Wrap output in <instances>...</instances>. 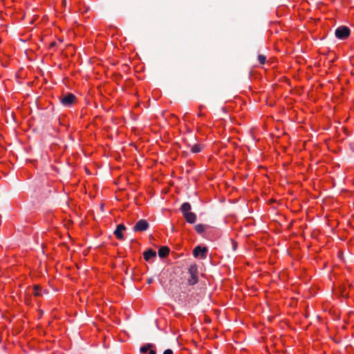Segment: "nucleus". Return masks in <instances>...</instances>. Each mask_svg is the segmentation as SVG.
I'll return each instance as SVG.
<instances>
[{
    "label": "nucleus",
    "instance_id": "12",
    "mask_svg": "<svg viewBox=\"0 0 354 354\" xmlns=\"http://www.w3.org/2000/svg\"><path fill=\"white\" fill-rule=\"evenodd\" d=\"M201 146L199 144H196L192 147L191 151L192 153H198L201 151Z\"/></svg>",
    "mask_w": 354,
    "mask_h": 354
},
{
    "label": "nucleus",
    "instance_id": "18",
    "mask_svg": "<svg viewBox=\"0 0 354 354\" xmlns=\"http://www.w3.org/2000/svg\"><path fill=\"white\" fill-rule=\"evenodd\" d=\"M198 115H199V116H201V115H202V113H198Z\"/></svg>",
    "mask_w": 354,
    "mask_h": 354
},
{
    "label": "nucleus",
    "instance_id": "7",
    "mask_svg": "<svg viewBox=\"0 0 354 354\" xmlns=\"http://www.w3.org/2000/svg\"><path fill=\"white\" fill-rule=\"evenodd\" d=\"M155 348H156V346L154 344H151V343H147V344L142 345L140 347V351L141 353H143V354H145V353L156 354V351Z\"/></svg>",
    "mask_w": 354,
    "mask_h": 354
},
{
    "label": "nucleus",
    "instance_id": "15",
    "mask_svg": "<svg viewBox=\"0 0 354 354\" xmlns=\"http://www.w3.org/2000/svg\"><path fill=\"white\" fill-rule=\"evenodd\" d=\"M163 354H174V352L171 349L168 348L163 352Z\"/></svg>",
    "mask_w": 354,
    "mask_h": 354
},
{
    "label": "nucleus",
    "instance_id": "14",
    "mask_svg": "<svg viewBox=\"0 0 354 354\" xmlns=\"http://www.w3.org/2000/svg\"><path fill=\"white\" fill-rule=\"evenodd\" d=\"M258 60L261 64H264L266 61V57L263 55H259Z\"/></svg>",
    "mask_w": 354,
    "mask_h": 354
},
{
    "label": "nucleus",
    "instance_id": "13",
    "mask_svg": "<svg viewBox=\"0 0 354 354\" xmlns=\"http://www.w3.org/2000/svg\"><path fill=\"white\" fill-rule=\"evenodd\" d=\"M41 288L38 286H35L33 288V293L35 296L38 297L41 295Z\"/></svg>",
    "mask_w": 354,
    "mask_h": 354
},
{
    "label": "nucleus",
    "instance_id": "2",
    "mask_svg": "<svg viewBox=\"0 0 354 354\" xmlns=\"http://www.w3.org/2000/svg\"><path fill=\"white\" fill-rule=\"evenodd\" d=\"M189 277L187 279V283L189 286H194L198 281V266L195 263L190 265L188 268Z\"/></svg>",
    "mask_w": 354,
    "mask_h": 354
},
{
    "label": "nucleus",
    "instance_id": "17",
    "mask_svg": "<svg viewBox=\"0 0 354 354\" xmlns=\"http://www.w3.org/2000/svg\"><path fill=\"white\" fill-rule=\"evenodd\" d=\"M152 281H153V279L150 278V279H148L147 283H151Z\"/></svg>",
    "mask_w": 354,
    "mask_h": 354
},
{
    "label": "nucleus",
    "instance_id": "5",
    "mask_svg": "<svg viewBox=\"0 0 354 354\" xmlns=\"http://www.w3.org/2000/svg\"><path fill=\"white\" fill-rule=\"evenodd\" d=\"M208 248L207 247L196 246L193 250V255L195 258L201 257L202 259L207 258Z\"/></svg>",
    "mask_w": 354,
    "mask_h": 354
},
{
    "label": "nucleus",
    "instance_id": "10",
    "mask_svg": "<svg viewBox=\"0 0 354 354\" xmlns=\"http://www.w3.org/2000/svg\"><path fill=\"white\" fill-rule=\"evenodd\" d=\"M143 257L145 260L148 261L151 258L156 257V252L152 249H148L143 253Z\"/></svg>",
    "mask_w": 354,
    "mask_h": 354
},
{
    "label": "nucleus",
    "instance_id": "9",
    "mask_svg": "<svg viewBox=\"0 0 354 354\" xmlns=\"http://www.w3.org/2000/svg\"><path fill=\"white\" fill-rule=\"evenodd\" d=\"M196 232L202 235L208 228H209V225L205 224H197L194 227Z\"/></svg>",
    "mask_w": 354,
    "mask_h": 354
},
{
    "label": "nucleus",
    "instance_id": "16",
    "mask_svg": "<svg viewBox=\"0 0 354 354\" xmlns=\"http://www.w3.org/2000/svg\"><path fill=\"white\" fill-rule=\"evenodd\" d=\"M56 42L55 41H52L50 44V48H53L56 46Z\"/></svg>",
    "mask_w": 354,
    "mask_h": 354
},
{
    "label": "nucleus",
    "instance_id": "6",
    "mask_svg": "<svg viewBox=\"0 0 354 354\" xmlns=\"http://www.w3.org/2000/svg\"><path fill=\"white\" fill-rule=\"evenodd\" d=\"M149 227V223L145 219L139 220L133 227V232H144Z\"/></svg>",
    "mask_w": 354,
    "mask_h": 354
},
{
    "label": "nucleus",
    "instance_id": "3",
    "mask_svg": "<svg viewBox=\"0 0 354 354\" xmlns=\"http://www.w3.org/2000/svg\"><path fill=\"white\" fill-rule=\"evenodd\" d=\"M59 100L63 106L70 107L76 102L77 97L71 93H66L60 95Z\"/></svg>",
    "mask_w": 354,
    "mask_h": 354
},
{
    "label": "nucleus",
    "instance_id": "8",
    "mask_svg": "<svg viewBox=\"0 0 354 354\" xmlns=\"http://www.w3.org/2000/svg\"><path fill=\"white\" fill-rule=\"evenodd\" d=\"M125 230H126V227L123 224H120L117 226L113 234L115 235L117 239H118L119 240H123L124 235L122 234V231Z\"/></svg>",
    "mask_w": 354,
    "mask_h": 354
},
{
    "label": "nucleus",
    "instance_id": "11",
    "mask_svg": "<svg viewBox=\"0 0 354 354\" xmlns=\"http://www.w3.org/2000/svg\"><path fill=\"white\" fill-rule=\"evenodd\" d=\"M169 248L167 246H162L158 250V256L160 258H165L169 253Z\"/></svg>",
    "mask_w": 354,
    "mask_h": 354
},
{
    "label": "nucleus",
    "instance_id": "1",
    "mask_svg": "<svg viewBox=\"0 0 354 354\" xmlns=\"http://www.w3.org/2000/svg\"><path fill=\"white\" fill-rule=\"evenodd\" d=\"M192 206L187 202L183 203L180 207V210L186 221L188 223L193 224L196 222L197 217L195 213L190 212Z\"/></svg>",
    "mask_w": 354,
    "mask_h": 354
},
{
    "label": "nucleus",
    "instance_id": "4",
    "mask_svg": "<svg viewBox=\"0 0 354 354\" xmlns=\"http://www.w3.org/2000/svg\"><path fill=\"white\" fill-rule=\"evenodd\" d=\"M350 29L345 26H339L335 30V36L339 39H346L350 35Z\"/></svg>",
    "mask_w": 354,
    "mask_h": 354
}]
</instances>
